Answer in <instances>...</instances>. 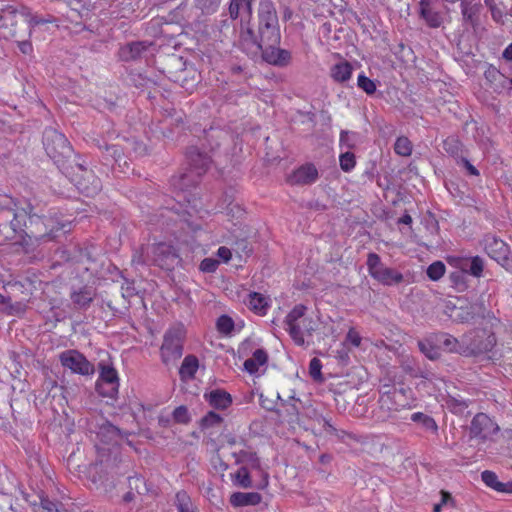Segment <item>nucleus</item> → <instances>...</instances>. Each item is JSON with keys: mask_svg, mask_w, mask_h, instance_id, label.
Instances as JSON below:
<instances>
[{"mask_svg": "<svg viewBox=\"0 0 512 512\" xmlns=\"http://www.w3.org/2000/svg\"><path fill=\"white\" fill-rule=\"evenodd\" d=\"M481 479L487 487L493 489L498 493H512V481H508L506 483L499 481L497 474L493 471H483L481 473Z\"/></svg>", "mask_w": 512, "mask_h": 512, "instance_id": "24", "label": "nucleus"}, {"mask_svg": "<svg viewBox=\"0 0 512 512\" xmlns=\"http://www.w3.org/2000/svg\"><path fill=\"white\" fill-rule=\"evenodd\" d=\"M260 501L261 496L257 492H235L230 496V503L234 507L257 505Z\"/></svg>", "mask_w": 512, "mask_h": 512, "instance_id": "29", "label": "nucleus"}, {"mask_svg": "<svg viewBox=\"0 0 512 512\" xmlns=\"http://www.w3.org/2000/svg\"><path fill=\"white\" fill-rule=\"evenodd\" d=\"M246 9L248 16H251L252 4L251 0H231L229 5V14L232 19H236L239 16L240 9Z\"/></svg>", "mask_w": 512, "mask_h": 512, "instance_id": "39", "label": "nucleus"}, {"mask_svg": "<svg viewBox=\"0 0 512 512\" xmlns=\"http://www.w3.org/2000/svg\"><path fill=\"white\" fill-rule=\"evenodd\" d=\"M436 0H420L419 13L420 17L431 28H438L443 23L442 14L434 7Z\"/></svg>", "mask_w": 512, "mask_h": 512, "instance_id": "16", "label": "nucleus"}, {"mask_svg": "<svg viewBox=\"0 0 512 512\" xmlns=\"http://www.w3.org/2000/svg\"><path fill=\"white\" fill-rule=\"evenodd\" d=\"M367 268L368 272L372 278H376V276L382 271L385 266L382 264L381 259L376 253H369L367 257Z\"/></svg>", "mask_w": 512, "mask_h": 512, "instance_id": "40", "label": "nucleus"}, {"mask_svg": "<svg viewBox=\"0 0 512 512\" xmlns=\"http://www.w3.org/2000/svg\"><path fill=\"white\" fill-rule=\"evenodd\" d=\"M187 329L181 322L171 325L163 335L160 358L163 364L176 363L183 355Z\"/></svg>", "mask_w": 512, "mask_h": 512, "instance_id": "2", "label": "nucleus"}, {"mask_svg": "<svg viewBox=\"0 0 512 512\" xmlns=\"http://www.w3.org/2000/svg\"><path fill=\"white\" fill-rule=\"evenodd\" d=\"M79 169L81 173L76 174L73 179L78 191L87 197L97 195L101 190L100 179L91 170L84 169L82 166Z\"/></svg>", "mask_w": 512, "mask_h": 512, "instance_id": "12", "label": "nucleus"}, {"mask_svg": "<svg viewBox=\"0 0 512 512\" xmlns=\"http://www.w3.org/2000/svg\"><path fill=\"white\" fill-rule=\"evenodd\" d=\"M31 293H27V298L21 301L12 302L11 297L0 293V312L8 316H21L27 310V304Z\"/></svg>", "mask_w": 512, "mask_h": 512, "instance_id": "22", "label": "nucleus"}, {"mask_svg": "<svg viewBox=\"0 0 512 512\" xmlns=\"http://www.w3.org/2000/svg\"><path fill=\"white\" fill-rule=\"evenodd\" d=\"M498 430V425L485 413L476 414L471 421L470 434L474 438L487 440Z\"/></svg>", "mask_w": 512, "mask_h": 512, "instance_id": "11", "label": "nucleus"}, {"mask_svg": "<svg viewBox=\"0 0 512 512\" xmlns=\"http://www.w3.org/2000/svg\"><path fill=\"white\" fill-rule=\"evenodd\" d=\"M231 481L234 486L240 488L252 487V479L247 466H241L235 473L231 474Z\"/></svg>", "mask_w": 512, "mask_h": 512, "instance_id": "33", "label": "nucleus"}, {"mask_svg": "<svg viewBox=\"0 0 512 512\" xmlns=\"http://www.w3.org/2000/svg\"><path fill=\"white\" fill-rule=\"evenodd\" d=\"M394 150L398 155L409 156L412 152V144L406 137L397 138Z\"/></svg>", "mask_w": 512, "mask_h": 512, "instance_id": "43", "label": "nucleus"}, {"mask_svg": "<svg viewBox=\"0 0 512 512\" xmlns=\"http://www.w3.org/2000/svg\"><path fill=\"white\" fill-rule=\"evenodd\" d=\"M357 134L349 131H342L340 134V144L347 148H353L356 144Z\"/></svg>", "mask_w": 512, "mask_h": 512, "instance_id": "54", "label": "nucleus"}, {"mask_svg": "<svg viewBox=\"0 0 512 512\" xmlns=\"http://www.w3.org/2000/svg\"><path fill=\"white\" fill-rule=\"evenodd\" d=\"M435 338L430 337L418 342L420 351L430 360L440 358V345L434 344Z\"/></svg>", "mask_w": 512, "mask_h": 512, "instance_id": "32", "label": "nucleus"}, {"mask_svg": "<svg viewBox=\"0 0 512 512\" xmlns=\"http://www.w3.org/2000/svg\"><path fill=\"white\" fill-rule=\"evenodd\" d=\"M318 179V170L313 164H305L296 169L289 178L292 184L308 185Z\"/></svg>", "mask_w": 512, "mask_h": 512, "instance_id": "23", "label": "nucleus"}, {"mask_svg": "<svg viewBox=\"0 0 512 512\" xmlns=\"http://www.w3.org/2000/svg\"><path fill=\"white\" fill-rule=\"evenodd\" d=\"M261 55L267 63L276 66H286L291 60V53L278 45H265Z\"/></svg>", "mask_w": 512, "mask_h": 512, "instance_id": "19", "label": "nucleus"}, {"mask_svg": "<svg viewBox=\"0 0 512 512\" xmlns=\"http://www.w3.org/2000/svg\"><path fill=\"white\" fill-rule=\"evenodd\" d=\"M43 144L49 157L59 160L71 155L72 147L64 134L54 128H48L43 134Z\"/></svg>", "mask_w": 512, "mask_h": 512, "instance_id": "7", "label": "nucleus"}, {"mask_svg": "<svg viewBox=\"0 0 512 512\" xmlns=\"http://www.w3.org/2000/svg\"><path fill=\"white\" fill-rule=\"evenodd\" d=\"M490 12L494 21L498 23L504 22V17L506 15V7L502 3H499L498 6L492 8Z\"/></svg>", "mask_w": 512, "mask_h": 512, "instance_id": "57", "label": "nucleus"}, {"mask_svg": "<svg viewBox=\"0 0 512 512\" xmlns=\"http://www.w3.org/2000/svg\"><path fill=\"white\" fill-rule=\"evenodd\" d=\"M443 148L447 153L455 156L460 151V143L455 138H447L443 143Z\"/></svg>", "mask_w": 512, "mask_h": 512, "instance_id": "56", "label": "nucleus"}, {"mask_svg": "<svg viewBox=\"0 0 512 512\" xmlns=\"http://www.w3.org/2000/svg\"><path fill=\"white\" fill-rule=\"evenodd\" d=\"M238 46L250 57L258 56L264 50L265 45L262 42L261 37L259 35H255L249 21L246 23L243 22V20L241 21Z\"/></svg>", "mask_w": 512, "mask_h": 512, "instance_id": "9", "label": "nucleus"}, {"mask_svg": "<svg viewBox=\"0 0 512 512\" xmlns=\"http://www.w3.org/2000/svg\"><path fill=\"white\" fill-rule=\"evenodd\" d=\"M375 280L384 285H393L402 282L403 275L400 272L385 266V268L376 276Z\"/></svg>", "mask_w": 512, "mask_h": 512, "instance_id": "34", "label": "nucleus"}, {"mask_svg": "<svg viewBox=\"0 0 512 512\" xmlns=\"http://www.w3.org/2000/svg\"><path fill=\"white\" fill-rule=\"evenodd\" d=\"M173 419L179 424H188L191 420L189 411L186 406H178L172 413Z\"/></svg>", "mask_w": 512, "mask_h": 512, "instance_id": "46", "label": "nucleus"}, {"mask_svg": "<svg viewBox=\"0 0 512 512\" xmlns=\"http://www.w3.org/2000/svg\"><path fill=\"white\" fill-rule=\"evenodd\" d=\"M484 268L483 260L479 256H475L471 258L469 273L475 277H480L482 275Z\"/></svg>", "mask_w": 512, "mask_h": 512, "instance_id": "51", "label": "nucleus"}, {"mask_svg": "<svg viewBox=\"0 0 512 512\" xmlns=\"http://www.w3.org/2000/svg\"><path fill=\"white\" fill-rule=\"evenodd\" d=\"M99 377L96 381V387H102L101 385L107 384L109 390L103 392L107 395V398H115L119 390V376L117 370L109 364L103 362L99 363Z\"/></svg>", "mask_w": 512, "mask_h": 512, "instance_id": "13", "label": "nucleus"}, {"mask_svg": "<svg viewBox=\"0 0 512 512\" xmlns=\"http://www.w3.org/2000/svg\"><path fill=\"white\" fill-rule=\"evenodd\" d=\"M14 221H16L17 224H26L27 221L33 224L39 221V217L36 214H32L31 205L26 204V207L16 209L14 213Z\"/></svg>", "mask_w": 512, "mask_h": 512, "instance_id": "36", "label": "nucleus"}, {"mask_svg": "<svg viewBox=\"0 0 512 512\" xmlns=\"http://www.w3.org/2000/svg\"><path fill=\"white\" fill-rule=\"evenodd\" d=\"M219 264L220 262L218 260L208 257L201 261L199 269L204 273H214L217 270Z\"/></svg>", "mask_w": 512, "mask_h": 512, "instance_id": "50", "label": "nucleus"}, {"mask_svg": "<svg viewBox=\"0 0 512 512\" xmlns=\"http://www.w3.org/2000/svg\"><path fill=\"white\" fill-rule=\"evenodd\" d=\"M245 304L254 314L265 316L271 306V300L268 296L253 291L247 295Z\"/></svg>", "mask_w": 512, "mask_h": 512, "instance_id": "21", "label": "nucleus"}, {"mask_svg": "<svg viewBox=\"0 0 512 512\" xmlns=\"http://www.w3.org/2000/svg\"><path fill=\"white\" fill-rule=\"evenodd\" d=\"M411 420L413 422L420 423L425 430L431 431L433 434H437L438 432V425L436 421L427 414L415 412L411 415Z\"/></svg>", "mask_w": 512, "mask_h": 512, "instance_id": "35", "label": "nucleus"}, {"mask_svg": "<svg viewBox=\"0 0 512 512\" xmlns=\"http://www.w3.org/2000/svg\"><path fill=\"white\" fill-rule=\"evenodd\" d=\"M235 324L233 319L228 315H221L216 321V329L222 335H230L234 330Z\"/></svg>", "mask_w": 512, "mask_h": 512, "instance_id": "41", "label": "nucleus"}, {"mask_svg": "<svg viewBox=\"0 0 512 512\" xmlns=\"http://www.w3.org/2000/svg\"><path fill=\"white\" fill-rule=\"evenodd\" d=\"M59 361L65 369L75 374L90 376L95 372L94 365L78 350L70 349L60 353Z\"/></svg>", "mask_w": 512, "mask_h": 512, "instance_id": "8", "label": "nucleus"}, {"mask_svg": "<svg viewBox=\"0 0 512 512\" xmlns=\"http://www.w3.org/2000/svg\"><path fill=\"white\" fill-rule=\"evenodd\" d=\"M199 368V360L195 355H187L179 368V375L181 380L186 381L193 379Z\"/></svg>", "mask_w": 512, "mask_h": 512, "instance_id": "28", "label": "nucleus"}, {"mask_svg": "<svg viewBox=\"0 0 512 512\" xmlns=\"http://www.w3.org/2000/svg\"><path fill=\"white\" fill-rule=\"evenodd\" d=\"M484 76L486 78L487 81L493 83L495 81H498L500 78L503 77V75L501 74V72L494 66H489L485 72H484Z\"/></svg>", "mask_w": 512, "mask_h": 512, "instance_id": "58", "label": "nucleus"}, {"mask_svg": "<svg viewBox=\"0 0 512 512\" xmlns=\"http://www.w3.org/2000/svg\"><path fill=\"white\" fill-rule=\"evenodd\" d=\"M203 398L209 404V406L216 410H226L233 403L231 394L220 388L205 392Z\"/></svg>", "mask_w": 512, "mask_h": 512, "instance_id": "17", "label": "nucleus"}, {"mask_svg": "<svg viewBox=\"0 0 512 512\" xmlns=\"http://www.w3.org/2000/svg\"><path fill=\"white\" fill-rule=\"evenodd\" d=\"M41 506L47 512H63L64 507L60 502L52 501L48 498H41Z\"/></svg>", "mask_w": 512, "mask_h": 512, "instance_id": "53", "label": "nucleus"}, {"mask_svg": "<svg viewBox=\"0 0 512 512\" xmlns=\"http://www.w3.org/2000/svg\"><path fill=\"white\" fill-rule=\"evenodd\" d=\"M469 406V402L466 401V400H456V399H452L451 400V409L454 413H460V412H463L466 408H468Z\"/></svg>", "mask_w": 512, "mask_h": 512, "instance_id": "61", "label": "nucleus"}, {"mask_svg": "<svg viewBox=\"0 0 512 512\" xmlns=\"http://www.w3.org/2000/svg\"><path fill=\"white\" fill-rule=\"evenodd\" d=\"M153 261L162 269L172 270L180 262V257L174 246L167 243L153 245Z\"/></svg>", "mask_w": 512, "mask_h": 512, "instance_id": "10", "label": "nucleus"}, {"mask_svg": "<svg viewBox=\"0 0 512 512\" xmlns=\"http://www.w3.org/2000/svg\"><path fill=\"white\" fill-rule=\"evenodd\" d=\"M357 85L360 89L371 95L376 91L375 83L366 77L364 74H360L357 79Z\"/></svg>", "mask_w": 512, "mask_h": 512, "instance_id": "47", "label": "nucleus"}, {"mask_svg": "<svg viewBox=\"0 0 512 512\" xmlns=\"http://www.w3.org/2000/svg\"><path fill=\"white\" fill-rule=\"evenodd\" d=\"M484 249L489 257L494 259L500 264L507 260L509 253L508 245L501 239L495 236H486L483 240Z\"/></svg>", "mask_w": 512, "mask_h": 512, "instance_id": "15", "label": "nucleus"}, {"mask_svg": "<svg viewBox=\"0 0 512 512\" xmlns=\"http://www.w3.org/2000/svg\"><path fill=\"white\" fill-rule=\"evenodd\" d=\"M457 163L458 165H461L463 166L468 174L472 175V176H478L479 175V171L476 169L475 166H473L470 161L466 158H460L459 160H457Z\"/></svg>", "mask_w": 512, "mask_h": 512, "instance_id": "60", "label": "nucleus"}, {"mask_svg": "<svg viewBox=\"0 0 512 512\" xmlns=\"http://www.w3.org/2000/svg\"><path fill=\"white\" fill-rule=\"evenodd\" d=\"M188 168L179 176L172 178L171 185L176 191V198L169 199L162 208L160 219L168 223L184 222L192 224L200 215L201 201L197 197V189L201 177L210 167L211 159L207 154L201 153L197 148H191L187 154Z\"/></svg>", "mask_w": 512, "mask_h": 512, "instance_id": "1", "label": "nucleus"}, {"mask_svg": "<svg viewBox=\"0 0 512 512\" xmlns=\"http://www.w3.org/2000/svg\"><path fill=\"white\" fill-rule=\"evenodd\" d=\"M220 2L221 0H194L195 6L207 14L214 13L218 9Z\"/></svg>", "mask_w": 512, "mask_h": 512, "instance_id": "44", "label": "nucleus"}, {"mask_svg": "<svg viewBox=\"0 0 512 512\" xmlns=\"http://www.w3.org/2000/svg\"><path fill=\"white\" fill-rule=\"evenodd\" d=\"M440 494L441 501L434 505L433 512H441L442 508H449L454 505V500L449 492L441 490Z\"/></svg>", "mask_w": 512, "mask_h": 512, "instance_id": "48", "label": "nucleus"}, {"mask_svg": "<svg viewBox=\"0 0 512 512\" xmlns=\"http://www.w3.org/2000/svg\"><path fill=\"white\" fill-rule=\"evenodd\" d=\"M23 16L25 18V21L26 23L28 24L29 26V36H31L32 34V29L39 25V24H43V23H46L48 22L47 20H44V19H41L39 18L38 16L36 15H33L32 13H30L29 11L23 13Z\"/></svg>", "mask_w": 512, "mask_h": 512, "instance_id": "55", "label": "nucleus"}, {"mask_svg": "<svg viewBox=\"0 0 512 512\" xmlns=\"http://www.w3.org/2000/svg\"><path fill=\"white\" fill-rule=\"evenodd\" d=\"M233 457L236 464H242V466H247L254 470H261V461L258 454L249 447L234 452Z\"/></svg>", "mask_w": 512, "mask_h": 512, "instance_id": "25", "label": "nucleus"}, {"mask_svg": "<svg viewBox=\"0 0 512 512\" xmlns=\"http://www.w3.org/2000/svg\"><path fill=\"white\" fill-rule=\"evenodd\" d=\"M465 356H476L490 352L496 344V336L493 332L479 329L463 335Z\"/></svg>", "mask_w": 512, "mask_h": 512, "instance_id": "6", "label": "nucleus"}, {"mask_svg": "<svg viewBox=\"0 0 512 512\" xmlns=\"http://www.w3.org/2000/svg\"><path fill=\"white\" fill-rule=\"evenodd\" d=\"M481 5L473 4L468 1H461V14L463 25L472 28L475 32L480 27Z\"/></svg>", "mask_w": 512, "mask_h": 512, "instance_id": "18", "label": "nucleus"}, {"mask_svg": "<svg viewBox=\"0 0 512 512\" xmlns=\"http://www.w3.org/2000/svg\"><path fill=\"white\" fill-rule=\"evenodd\" d=\"M147 49V46L143 42L130 43L120 50V57L124 61H130L137 59Z\"/></svg>", "mask_w": 512, "mask_h": 512, "instance_id": "31", "label": "nucleus"}, {"mask_svg": "<svg viewBox=\"0 0 512 512\" xmlns=\"http://www.w3.org/2000/svg\"><path fill=\"white\" fill-rule=\"evenodd\" d=\"M340 167L343 171L349 172L355 166V156L352 152H345L340 155Z\"/></svg>", "mask_w": 512, "mask_h": 512, "instance_id": "49", "label": "nucleus"}, {"mask_svg": "<svg viewBox=\"0 0 512 512\" xmlns=\"http://www.w3.org/2000/svg\"><path fill=\"white\" fill-rule=\"evenodd\" d=\"M319 423L322 425L324 432L328 434L336 433V428L331 424L330 420L322 417L321 419H319Z\"/></svg>", "mask_w": 512, "mask_h": 512, "instance_id": "64", "label": "nucleus"}, {"mask_svg": "<svg viewBox=\"0 0 512 512\" xmlns=\"http://www.w3.org/2000/svg\"><path fill=\"white\" fill-rule=\"evenodd\" d=\"M361 340L362 338L360 334L354 328H350L346 335V341H348L354 347H359Z\"/></svg>", "mask_w": 512, "mask_h": 512, "instance_id": "59", "label": "nucleus"}, {"mask_svg": "<svg viewBox=\"0 0 512 512\" xmlns=\"http://www.w3.org/2000/svg\"><path fill=\"white\" fill-rule=\"evenodd\" d=\"M88 478L96 489H102L104 492H110L114 483H108L107 473L103 470L101 463H93L88 468Z\"/></svg>", "mask_w": 512, "mask_h": 512, "instance_id": "20", "label": "nucleus"}, {"mask_svg": "<svg viewBox=\"0 0 512 512\" xmlns=\"http://www.w3.org/2000/svg\"><path fill=\"white\" fill-rule=\"evenodd\" d=\"M306 306L298 304L287 314L285 318L286 330L296 345L302 346L305 337L311 336L317 327L313 318L307 317Z\"/></svg>", "mask_w": 512, "mask_h": 512, "instance_id": "3", "label": "nucleus"}, {"mask_svg": "<svg viewBox=\"0 0 512 512\" xmlns=\"http://www.w3.org/2000/svg\"><path fill=\"white\" fill-rule=\"evenodd\" d=\"M73 302L79 306H86L92 301V294L87 288L74 292L71 296Z\"/></svg>", "mask_w": 512, "mask_h": 512, "instance_id": "45", "label": "nucleus"}, {"mask_svg": "<svg viewBox=\"0 0 512 512\" xmlns=\"http://www.w3.org/2000/svg\"><path fill=\"white\" fill-rule=\"evenodd\" d=\"M353 68L350 63L344 61L335 64L331 68L330 75L335 82L344 83L350 80L352 76Z\"/></svg>", "mask_w": 512, "mask_h": 512, "instance_id": "30", "label": "nucleus"}, {"mask_svg": "<svg viewBox=\"0 0 512 512\" xmlns=\"http://www.w3.org/2000/svg\"><path fill=\"white\" fill-rule=\"evenodd\" d=\"M379 402L382 407L389 411L399 412L405 409H412L416 406V399L413 397L410 388L391 387L381 393Z\"/></svg>", "mask_w": 512, "mask_h": 512, "instance_id": "5", "label": "nucleus"}, {"mask_svg": "<svg viewBox=\"0 0 512 512\" xmlns=\"http://www.w3.org/2000/svg\"><path fill=\"white\" fill-rule=\"evenodd\" d=\"M269 359L268 353L263 348L256 349L252 356L245 360L244 370L251 375L258 373L260 367L267 364Z\"/></svg>", "mask_w": 512, "mask_h": 512, "instance_id": "27", "label": "nucleus"}, {"mask_svg": "<svg viewBox=\"0 0 512 512\" xmlns=\"http://www.w3.org/2000/svg\"><path fill=\"white\" fill-rule=\"evenodd\" d=\"M223 423V418L214 411L206 413L199 421V427L202 431L208 430L213 427L220 426Z\"/></svg>", "mask_w": 512, "mask_h": 512, "instance_id": "38", "label": "nucleus"}, {"mask_svg": "<svg viewBox=\"0 0 512 512\" xmlns=\"http://www.w3.org/2000/svg\"><path fill=\"white\" fill-rule=\"evenodd\" d=\"M321 369H322V363H321L320 359H318L316 357L312 358L309 363L310 376L315 380H321L322 379Z\"/></svg>", "mask_w": 512, "mask_h": 512, "instance_id": "52", "label": "nucleus"}, {"mask_svg": "<svg viewBox=\"0 0 512 512\" xmlns=\"http://www.w3.org/2000/svg\"><path fill=\"white\" fill-rule=\"evenodd\" d=\"M455 318L461 322H468L473 319V315L467 310L459 309L455 310Z\"/></svg>", "mask_w": 512, "mask_h": 512, "instance_id": "63", "label": "nucleus"}, {"mask_svg": "<svg viewBox=\"0 0 512 512\" xmlns=\"http://www.w3.org/2000/svg\"><path fill=\"white\" fill-rule=\"evenodd\" d=\"M435 342L442 346L446 351L451 353H459L465 355V345L463 343V337L461 340L449 335V334H437L434 335Z\"/></svg>", "mask_w": 512, "mask_h": 512, "instance_id": "26", "label": "nucleus"}, {"mask_svg": "<svg viewBox=\"0 0 512 512\" xmlns=\"http://www.w3.org/2000/svg\"><path fill=\"white\" fill-rule=\"evenodd\" d=\"M217 256L224 262L227 263L232 258V252L228 247L221 246L217 250Z\"/></svg>", "mask_w": 512, "mask_h": 512, "instance_id": "62", "label": "nucleus"}, {"mask_svg": "<svg viewBox=\"0 0 512 512\" xmlns=\"http://www.w3.org/2000/svg\"><path fill=\"white\" fill-rule=\"evenodd\" d=\"M258 34L264 45H279L280 27L276 9L270 0H261L258 12Z\"/></svg>", "mask_w": 512, "mask_h": 512, "instance_id": "4", "label": "nucleus"}, {"mask_svg": "<svg viewBox=\"0 0 512 512\" xmlns=\"http://www.w3.org/2000/svg\"><path fill=\"white\" fill-rule=\"evenodd\" d=\"M175 505L178 512H197V509L194 507L190 496L184 490L178 491L176 493Z\"/></svg>", "mask_w": 512, "mask_h": 512, "instance_id": "37", "label": "nucleus"}, {"mask_svg": "<svg viewBox=\"0 0 512 512\" xmlns=\"http://www.w3.org/2000/svg\"><path fill=\"white\" fill-rule=\"evenodd\" d=\"M89 430L96 434V439L104 444H109L120 437V430L104 418L91 421Z\"/></svg>", "mask_w": 512, "mask_h": 512, "instance_id": "14", "label": "nucleus"}, {"mask_svg": "<svg viewBox=\"0 0 512 512\" xmlns=\"http://www.w3.org/2000/svg\"><path fill=\"white\" fill-rule=\"evenodd\" d=\"M446 267L443 262L435 261L427 268V276L433 281L439 280L445 273Z\"/></svg>", "mask_w": 512, "mask_h": 512, "instance_id": "42", "label": "nucleus"}]
</instances>
